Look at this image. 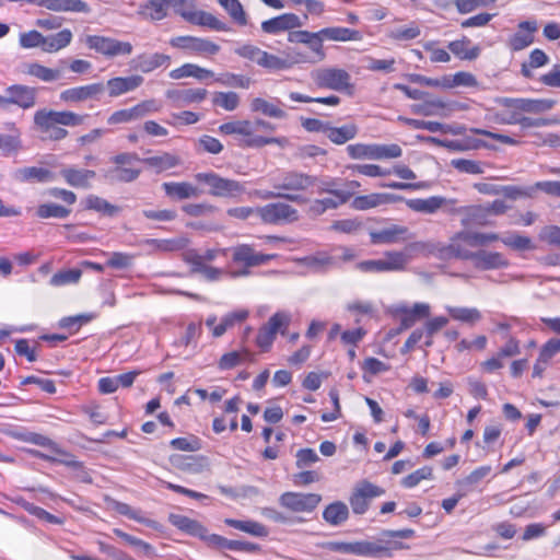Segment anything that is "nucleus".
<instances>
[{"instance_id":"nucleus-34","label":"nucleus","mask_w":560,"mask_h":560,"mask_svg":"<svg viewBox=\"0 0 560 560\" xmlns=\"http://www.w3.org/2000/svg\"><path fill=\"white\" fill-rule=\"evenodd\" d=\"M71 40L72 32L69 28H65L49 36H44L43 51L48 54L57 52L67 47Z\"/></svg>"},{"instance_id":"nucleus-41","label":"nucleus","mask_w":560,"mask_h":560,"mask_svg":"<svg viewBox=\"0 0 560 560\" xmlns=\"http://www.w3.org/2000/svg\"><path fill=\"white\" fill-rule=\"evenodd\" d=\"M11 135L0 133V150L4 155L15 153L22 148L21 131L15 127L14 122L8 124Z\"/></svg>"},{"instance_id":"nucleus-53","label":"nucleus","mask_w":560,"mask_h":560,"mask_svg":"<svg viewBox=\"0 0 560 560\" xmlns=\"http://www.w3.org/2000/svg\"><path fill=\"white\" fill-rule=\"evenodd\" d=\"M386 271L402 270L409 261V256L405 252H386L383 256Z\"/></svg>"},{"instance_id":"nucleus-57","label":"nucleus","mask_w":560,"mask_h":560,"mask_svg":"<svg viewBox=\"0 0 560 560\" xmlns=\"http://www.w3.org/2000/svg\"><path fill=\"white\" fill-rule=\"evenodd\" d=\"M278 144L281 148H284L289 144V140L285 137H261L255 136L254 138L244 139L241 143L243 147L249 148H261L267 144Z\"/></svg>"},{"instance_id":"nucleus-17","label":"nucleus","mask_w":560,"mask_h":560,"mask_svg":"<svg viewBox=\"0 0 560 560\" xmlns=\"http://www.w3.org/2000/svg\"><path fill=\"white\" fill-rule=\"evenodd\" d=\"M176 13H178L183 19L191 24L206 26L213 31L230 30L224 22L220 21L213 14L206 11H186L176 9Z\"/></svg>"},{"instance_id":"nucleus-62","label":"nucleus","mask_w":560,"mask_h":560,"mask_svg":"<svg viewBox=\"0 0 560 560\" xmlns=\"http://www.w3.org/2000/svg\"><path fill=\"white\" fill-rule=\"evenodd\" d=\"M150 243L154 244L156 249L161 252H176L187 247L189 241L180 236L171 240H151Z\"/></svg>"},{"instance_id":"nucleus-54","label":"nucleus","mask_w":560,"mask_h":560,"mask_svg":"<svg viewBox=\"0 0 560 560\" xmlns=\"http://www.w3.org/2000/svg\"><path fill=\"white\" fill-rule=\"evenodd\" d=\"M96 315L94 313H84L74 316H67L60 319L59 326L69 329L71 332L78 331L83 325L92 322Z\"/></svg>"},{"instance_id":"nucleus-64","label":"nucleus","mask_w":560,"mask_h":560,"mask_svg":"<svg viewBox=\"0 0 560 560\" xmlns=\"http://www.w3.org/2000/svg\"><path fill=\"white\" fill-rule=\"evenodd\" d=\"M538 238L560 249V226L558 225H546L541 228L538 234Z\"/></svg>"},{"instance_id":"nucleus-13","label":"nucleus","mask_w":560,"mask_h":560,"mask_svg":"<svg viewBox=\"0 0 560 560\" xmlns=\"http://www.w3.org/2000/svg\"><path fill=\"white\" fill-rule=\"evenodd\" d=\"M104 89V84L101 82L69 88L60 92L59 98L66 104H78L89 100H98Z\"/></svg>"},{"instance_id":"nucleus-30","label":"nucleus","mask_w":560,"mask_h":560,"mask_svg":"<svg viewBox=\"0 0 560 560\" xmlns=\"http://www.w3.org/2000/svg\"><path fill=\"white\" fill-rule=\"evenodd\" d=\"M40 7L55 12H81L89 13L90 5L83 0H43Z\"/></svg>"},{"instance_id":"nucleus-31","label":"nucleus","mask_w":560,"mask_h":560,"mask_svg":"<svg viewBox=\"0 0 560 560\" xmlns=\"http://www.w3.org/2000/svg\"><path fill=\"white\" fill-rule=\"evenodd\" d=\"M60 175L72 187L89 188L91 179H93L96 174L92 170L65 167L60 171Z\"/></svg>"},{"instance_id":"nucleus-60","label":"nucleus","mask_w":560,"mask_h":560,"mask_svg":"<svg viewBox=\"0 0 560 560\" xmlns=\"http://www.w3.org/2000/svg\"><path fill=\"white\" fill-rule=\"evenodd\" d=\"M502 242L515 250H534L536 248L533 241L520 234H509L502 237Z\"/></svg>"},{"instance_id":"nucleus-35","label":"nucleus","mask_w":560,"mask_h":560,"mask_svg":"<svg viewBox=\"0 0 560 560\" xmlns=\"http://www.w3.org/2000/svg\"><path fill=\"white\" fill-rule=\"evenodd\" d=\"M170 61V56L155 52L153 55H139L133 59L135 68L148 73Z\"/></svg>"},{"instance_id":"nucleus-8","label":"nucleus","mask_w":560,"mask_h":560,"mask_svg":"<svg viewBox=\"0 0 560 560\" xmlns=\"http://www.w3.org/2000/svg\"><path fill=\"white\" fill-rule=\"evenodd\" d=\"M385 493V490L368 480L359 482L350 499V505L354 514H364L370 506L372 499L381 497Z\"/></svg>"},{"instance_id":"nucleus-26","label":"nucleus","mask_w":560,"mask_h":560,"mask_svg":"<svg viewBox=\"0 0 560 560\" xmlns=\"http://www.w3.org/2000/svg\"><path fill=\"white\" fill-rule=\"evenodd\" d=\"M514 98L510 97H498L494 100L498 108L492 116V119L501 124H518L522 115H518L517 109L512 107Z\"/></svg>"},{"instance_id":"nucleus-18","label":"nucleus","mask_w":560,"mask_h":560,"mask_svg":"<svg viewBox=\"0 0 560 560\" xmlns=\"http://www.w3.org/2000/svg\"><path fill=\"white\" fill-rule=\"evenodd\" d=\"M215 257L214 250H207L203 256L194 252L186 255V259L191 264L192 271L208 278L215 279L222 276L221 269L208 266L206 261L212 260Z\"/></svg>"},{"instance_id":"nucleus-3","label":"nucleus","mask_w":560,"mask_h":560,"mask_svg":"<svg viewBox=\"0 0 560 560\" xmlns=\"http://www.w3.org/2000/svg\"><path fill=\"white\" fill-rule=\"evenodd\" d=\"M257 217L265 224L282 225L300 219L299 211L289 203L278 201L257 207Z\"/></svg>"},{"instance_id":"nucleus-25","label":"nucleus","mask_w":560,"mask_h":560,"mask_svg":"<svg viewBox=\"0 0 560 560\" xmlns=\"http://www.w3.org/2000/svg\"><path fill=\"white\" fill-rule=\"evenodd\" d=\"M143 83L141 75L116 77L106 83L110 97H117L127 92L133 91Z\"/></svg>"},{"instance_id":"nucleus-28","label":"nucleus","mask_w":560,"mask_h":560,"mask_svg":"<svg viewBox=\"0 0 560 560\" xmlns=\"http://www.w3.org/2000/svg\"><path fill=\"white\" fill-rule=\"evenodd\" d=\"M408 229L402 225L392 224L378 231L370 233L372 244H393L404 238Z\"/></svg>"},{"instance_id":"nucleus-48","label":"nucleus","mask_w":560,"mask_h":560,"mask_svg":"<svg viewBox=\"0 0 560 560\" xmlns=\"http://www.w3.org/2000/svg\"><path fill=\"white\" fill-rule=\"evenodd\" d=\"M84 203L86 209L95 210L109 217L115 215L119 211L118 207L109 203L107 200L95 195H89L85 198Z\"/></svg>"},{"instance_id":"nucleus-55","label":"nucleus","mask_w":560,"mask_h":560,"mask_svg":"<svg viewBox=\"0 0 560 560\" xmlns=\"http://www.w3.org/2000/svg\"><path fill=\"white\" fill-rule=\"evenodd\" d=\"M71 213V210L57 203H43L38 206L36 214L40 219L59 218L65 219Z\"/></svg>"},{"instance_id":"nucleus-52","label":"nucleus","mask_w":560,"mask_h":560,"mask_svg":"<svg viewBox=\"0 0 560 560\" xmlns=\"http://www.w3.org/2000/svg\"><path fill=\"white\" fill-rule=\"evenodd\" d=\"M469 44L468 39L454 40L448 44V49L460 59L472 60L477 58L479 49L477 47L468 48Z\"/></svg>"},{"instance_id":"nucleus-14","label":"nucleus","mask_w":560,"mask_h":560,"mask_svg":"<svg viewBox=\"0 0 560 560\" xmlns=\"http://www.w3.org/2000/svg\"><path fill=\"white\" fill-rule=\"evenodd\" d=\"M316 177L300 172H287L281 175L278 183L273 184L276 190L292 194V191H304L314 186Z\"/></svg>"},{"instance_id":"nucleus-11","label":"nucleus","mask_w":560,"mask_h":560,"mask_svg":"<svg viewBox=\"0 0 560 560\" xmlns=\"http://www.w3.org/2000/svg\"><path fill=\"white\" fill-rule=\"evenodd\" d=\"M160 106L154 100H147L131 108L114 112L107 119L109 125L130 122L143 118L150 113L159 112Z\"/></svg>"},{"instance_id":"nucleus-24","label":"nucleus","mask_w":560,"mask_h":560,"mask_svg":"<svg viewBox=\"0 0 560 560\" xmlns=\"http://www.w3.org/2000/svg\"><path fill=\"white\" fill-rule=\"evenodd\" d=\"M210 547L217 549H229L236 551L254 552L258 550V545L242 541V540H230L217 534H208L206 540Z\"/></svg>"},{"instance_id":"nucleus-39","label":"nucleus","mask_w":560,"mask_h":560,"mask_svg":"<svg viewBox=\"0 0 560 560\" xmlns=\"http://www.w3.org/2000/svg\"><path fill=\"white\" fill-rule=\"evenodd\" d=\"M141 162L147 164L149 167L154 168L158 173H161L179 165L180 160L174 154L164 152L159 155L142 159Z\"/></svg>"},{"instance_id":"nucleus-20","label":"nucleus","mask_w":560,"mask_h":560,"mask_svg":"<svg viewBox=\"0 0 560 560\" xmlns=\"http://www.w3.org/2000/svg\"><path fill=\"white\" fill-rule=\"evenodd\" d=\"M463 213L462 224L467 229L483 226L490 220V207L488 206H469L459 210Z\"/></svg>"},{"instance_id":"nucleus-44","label":"nucleus","mask_w":560,"mask_h":560,"mask_svg":"<svg viewBox=\"0 0 560 560\" xmlns=\"http://www.w3.org/2000/svg\"><path fill=\"white\" fill-rule=\"evenodd\" d=\"M86 269L102 271L103 266L100 264L84 260V261H81L79 264V266H77L74 268L61 270V271L55 273L52 276L51 280H79L82 277L84 270H86Z\"/></svg>"},{"instance_id":"nucleus-38","label":"nucleus","mask_w":560,"mask_h":560,"mask_svg":"<svg viewBox=\"0 0 560 560\" xmlns=\"http://www.w3.org/2000/svg\"><path fill=\"white\" fill-rule=\"evenodd\" d=\"M358 127L354 124H347L341 127L328 126L326 131L327 138L335 144H343L349 140H352L358 135Z\"/></svg>"},{"instance_id":"nucleus-58","label":"nucleus","mask_w":560,"mask_h":560,"mask_svg":"<svg viewBox=\"0 0 560 560\" xmlns=\"http://www.w3.org/2000/svg\"><path fill=\"white\" fill-rule=\"evenodd\" d=\"M433 477V469L430 466H423L416 471L404 477L400 481L405 488H413L418 486L422 480H430Z\"/></svg>"},{"instance_id":"nucleus-32","label":"nucleus","mask_w":560,"mask_h":560,"mask_svg":"<svg viewBox=\"0 0 560 560\" xmlns=\"http://www.w3.org/2000/svg\"><path fill=\"white\" fill-rule=\"evenodd\" d=\"M163 189L168 197L177 200L198 197L200 194V190L196 186L187 182L164 183Z\"/></svg>"},{"instance_id":"nucleus-21","label":"nucleus","mask_w":560,"mask_h":560,"mask_svg":"<svg viewBox=\"0 0 560 560\" xmlns=\"http://www.w3.org/2000/svg\"><path fill=\"white\" fill-rule=\"evenodd\" d=\"M302 22L294 13H284L261 23V30L267 34H277L283 31L300 27Z\"/></svg>"},{"instance_id":"nucleus-40","label":"nucleus","mask_w":560,"mask_h":560,"mask_svg":"<svg viewBox=\"0 0 560 560\" xmlns=\"http://www.w3.org/2000/svg\"><path fill=\"white\" fill-rule=\"evenodd\" d=\"M170 77L174 80H179L187 77L203 80L213 77V72L194 63H185L182 67L172 70L170 72Z\"/></svg>"},{"instance_id":"nucleus-46","label":"nucleus","mask_w":560,"mask_h":560,"mask_svg":"<svg viewBox=\"0 0 560 560\" xmlns=\"http://www.w3.org/2000/svg\"><path fill=\"white\" fill-rule=\"evenodd\" d=\"M219 131L224 135H242L248 138H254L253 124L249 120H236L222 124Z\"/></svg>"},{"instance_id":"nucleus-5","label":"nucleus","mask_w":560,"mask_h":560,"mask_svg":"<svg viewBox=\"0 0 560 560\" xmlns=\"http://www.w3.org/2000/svg\"><path fill=\"white\" fill-rule=\"evenodd\" d=\"M313 82L322 89L347 91L352 89L351 75L339 68H319L311 73Z\"/></svg>"},{"instance_id":"nucleus-1","label":"nucleus","mask_w":560,"mask_h":560,"mask_svg":"<svg viewBox=\"0 0 560 560\" xmlns=\"http://www.w3.org/2000/svg\"><path fill=\"white\" fill-rule=\"evenodd\" d=\"M489 242V234L464 231L451 238L445 250L447 255L458 258H471L477 267L487 270L490 269V256L480 248L487 246Z\"/></svg>"},{"instance_id":"nucleus-42","label":"nucleus","mask_w":560,"mask_h":560,"mask_svg":"<svg viewBox=\"0 0 560 560\" xmlns=\"http://www.w3.org/2000/svg\"><path fill=\"white\" fill-rule=\"evenodd\" d=\"M304 265L314 271H323L337 266L338 261L335 257L325 252L316 253L302 259Z\"/></svg>"},{"instance_id":"nucleus-33","label":"nucleus","mask_w":560,"mask_h":560,"mask_svg":"<svg viewBox=\"0 0 560 560\" xmlns=\"http://www.w3.org/2000/svg\"><path fill=\"white\" fill-rule=\"evenodd\" d=\"M24 73L34 77L43 82L50 83L61 78L60 69H52L38 62H27L24 65Z\"/></svg>"},{"instance_id":"nucleus-22","label":"nucleus","mask_w":560,"mask_h":560,"mask_svg":"<svg viewBox=\"0 0 560 560\" xmlns=\"http://www.w3.org/2000/svg\"><path fill=\"white\" fill-rule=\"evenodd\" d=\"M556 105V101L551 98H514L512 107L517 109L518 115L542 114L550 110Z\"/></svg>"},{"instance_id":"nucleus-27","label":"nucleus","mask_w":560,"mask_h":560,"mask_svg":"<svg viewBox=\"0 0 560 560\" xmlns=\"http://www.w3.org/2000/svg\"><path fill=\"white\" fill-rule=\"evenodd\" d=\"M13 177L21 183H47L52 180L55 175L47 168L30 166L18 168Z\"/></svg>"},{"instance_id":"nucleus-2","label":"nucleus","mask_w":560,"mask_h":560,"mask_svg":"<svg viewBox=\"0 0 560 560\" xmlns=\"http://www.w3.org/2000/svg\"><path fill=\"white\" fill-rule=\"evenodd\" d=\"M88 115H80L70 110H54L40 108L34 114V125L42 133L54 141L68 137L69 132L63 127L81 126Z\"/></svg>"},{"instance_id":"nucleus-16","label":"nucleus","mask_w":560,"mask_h":560,"mask_svg":"<svg viewBox=\"0 0 560 560\" xmlns=\"http://www.w3.org/2000/svg\"><path fill=\"white\" fill-rule=\"evenodd\" d=\"M402 200L404 197L399 195L373 192L355 197L351 202V207L354 210L364 211L382 205L394 203Z\"/></svg>"},{"instance_id":"nucleus-43","label":"nucleus","mask_w":560,"mask_h":560,"mask_svg":"<svg viewBox=\"0 0 560 560\" xmlns=\"http://www.w3.org/2000/svg\"><path fill=\"white\" fill-rule=\"evenodd\" d=\"M224 523L228 526L245 532L255 537H266L268 535L267 528L256 521H240L234 518H225Z\"/></svg>"},{"instance_id":"nucleus-63","label":"nucleus","mask_w":560,"mask_h":560,"mask_svg":"<svg viewBox=\"0 0 560 560\" xmlns=\"http://www.w3.org/2000/svg\"><path fill=\"white\" fill-rule=\"evenodd\" d=\"M140 173L138 168L116 166L108 172V176L117 182L131 183L139 177Z\"/></svg>"},{"instance_id":"nucleus-6","label":"nucleus","mask_w":560,"mask_h":560,"mask_svg":"<svg viewBox=\"0 0 560 560\" xmlns=\"http://www.w3.org/2000/svg\"><path fill=\"white\" fill-rule=\"evenodd\" d=\"M85 45L105 56L108 59L118 56H128L132 52L133 47L129 42H121L113 37L88 35L84 39Z\"/></svg>"},{"instance_id":"nucleus-9","label":"nucleus","mask_w":560,"mask_h":560,"mask_svg":"<svg viewBox=\"0 0 560 560\" xmlns=\"http://www.w3.org/2000/svg\"><path fill=\"white\" fill-rule=\"evenodd\" d=\"M322 501V495L317 493H300V492H284L279 498V503L281 506L295 512H313L319 502Z\"/></svg>"},{"instance_id":"nucleus-7","label":"nucleus","mask_w":560,"mask_h":560,"mask_svg":"<svg viewBox=\"0 0 560 560\" xmlns=\"http://www.w3.org/2000/svg\"><path fill=\"white\" fill-rule=\"evenodd\" d=\"M271 258H273V255L258 253L250 245H237L232 248V259L234 262L241 265L242 268L234 271L232 275L234 277L248 276V268L265 265Z\"/></svg>"},{"instance_id":"nucleus-56","label":"nucleus","mask_w":560,"mask_h":560,"mask_svg":"<svg viewBox=\"0 0 560 560\" xmlns=\"http://www.w3.org/2000/svg\"><path fill=\"white\" fill-rule=\"evenodd\" d=\"M229 15L240 25L247 24V16L238 0H218Z\"/></svg>"},{"instance_id":"nucleus-45","label":"nucleus","mask_w":560,"mask_h":560,"mask_svg":"<svg viewBox=\"0 0 560 560\" xmlns=\"http://www.w3.org/2000/svg\"><path fill=\"white\" fill-rule=\"evenodd\" d=\"M207 94L208 92L205 89H186L167 92V96L170 98H174L175 101L184 104L201 102L206 98Z\"/></svg>"},{"instance_id":"nucleus-23","label":"nucleus","mask_w":560,"mask_h":560,"mask_svg":"<svg viewBox=\"0 0 560 560\" xmlns=\"http://www.w3.org/2000/svg\"><path fill=\"white\" fill-rule=\"evenodd\" d=\"M168 521L173 526H175L179 530H182L188 535L198 537L202 540H206L208 530L198 521L189 518V517H187L185 515H180V514H170Z\"/></svg>"},{"instance_id":"nucleus-50","label":"nucleus","mask_w":560,"mask_h":560,"mask_svg":"<svg viewBox=\"0 0 560 560\" xmlns=\"http://www.w3.org/2000/svg\"><path fill=\"white\" fill-rule=\"evenodd\" d=\"M253 195L261 200H270L276 198H282L292 202H296L299 205L306 203L308 200L301 195L298 194H289V192H282L280 190H261L256 189L253 191Z\"/></svg>"},{"instance_id":"nucleus-4","label":"nucleus","mask_w":560,"mask_h":560,"mask_svg":"<svg viewBox=\"0 0 560 560\" xmlns=\"http://www.w3.org/2000/svg\"><path fill=\"white\" fill-rule=\"evenodd\" d=\"M195 178L199 183L207 184L210 189L209 194L221 198H235L245 190L244 186L234 179L224 178L213 172L198 173Z\"/></svg>"},{"instance_id":"nucleus-51","label":"nucleus","mask_w":560,"mask_h":560,"mask_svg":"<svg viewBox=\"0 0 560 560\" xmlns=\"http://www.w3.org/2000/svg\"><path fill=\"white\" fill-rule=\"evenodd\" d=\"M325 38L331 40L347 42L359 38V32L347 27H327L319 31Z\"/></svg>"},{"instance_id":"nucleus-37","label":"nucleus","mask_w":560,"mask_h":560,"mask_svg":"<svg viewBox=\"0 0 560 560\" xmlns=\"http://www.w3.org/2000/svg\"><path fill=\"white\" fill-rule=\"evenodd\" d=\"M445 202L446 199L440 196H432L427 199H409L406 201L411 210L429 214L436 212Z\"/></svg>"},{"instance_id":"nucleus-12","label":"nucleus","mask_w":560,"mask_h":560,"mask_svg":"<svg viewBox=\"0 0 560 560\" xmlns=\"http://www.w3.org/2000/svg\"><path fill=\"white\" fill-rule=\"evenodd\" d=\"M37 88L24 84H13L4 90L5 107L16 105L23 109L32 108L36 105Z\"/></svg>"},{"instance_id":"nucleus-10","label":"nucleus","mask_w":560,"mask_h":560,"mask_svg":"<svg viewBox=\"0 0 560 560\" xmlns=\"http://www.w3.org/2000/svg\"><path fill=\"white\" fill-rule=\"evenodd\" d=\"M510 325L508 323H498L492 327V334H498L504 340V345L499 349L495 357H492V370L504 366L505 361L520 352L518 341L508 334Z\"/></svg>"},{"instance_id":"nucleus-47","label":"nucleus","mask_w":560,"mask_h":560,"mask_svg":"<svg viewBox=\"0 0 560 560\" xmlns=\"http://www.w3.org/2000/svg\"><path fill=\"white\" fill-rule=\"evenodd\" d=\"M113 533L117 537L121 538L126 544H128L129 546L133 547L139 552H141V553H143L145 556H149V557H154L155 556V550H154V548L150 544H148V542H145V541L135 537V536H131V535L122 532L119 528H114Z\"/></svg>"},{"instance_id":"nucleus-19","label":"nucleus","mask_w":560,"mask_h":560,"mask_svg":"<svg viewBox=\"0 0 560 560\" xmlns=\"http://www.w3.org/2000/svg\"><path fill=\"white\" fill-rule=\"evenodd\" d=\"M184 0H145L140 5L139 14L147 15L152 21H161L167 16V10L171 5L177 9Z\"/></svg>"},{"instance_id":"nucleus-15","label":"nucleus","mask_w":560,"mask_h":560,"mask_svg":"<svg viewBox=\"0 0 560 560\" xmlns=\"http://www.w3.org/2000/svg\"><path fill=\"white\" fill-rule=\"evenodd\" d=\"M170 44L175 48L189 50L199 55H215L220 50V46L215 43L194 36H177L172 38Z\"/></svg>"},{"instance_id":"nucleus-61","label":"nucleus","mask_w":560,"mask_h":560,"mask_svg":"<svg viewBox=\"0 0 560 560\" xmlns=\"http://www.w3.org/2000/svg\"><path fill=\"white\" fill-rule=\"evenodd\" d=\"M347 152L352 159L376 160L375 144L355 143L347 147Z\"/></svg>"},{"instance_id":"nucleus-49","label":"nucleus","mask_w":560,"mask_h":560,"mask_svg":"<svg viewBox=\"0 0 560 560\" xmlns=\"http://www.w3.org/2000/svg\"><path fill=\"white\" fill-rule=\"evenodd\" d=\"M250 109L253 112H260L266 116L272 117V118H284L287 117V114L284 110H282L277 105L269 103L268 101L256 97L250 103Z\"/></svg>"},{"instance_id":"nucleus-36","label":"nucleus","mask_w":560,"mask_h":560,"mask_svg":"<svg viewBox=\"0 0 560 560\" xmlns=\"http://www.w3.org/2000/svg\"><path fill=\"white\" fill-rule=\"evenodd\" d=\"M349 517V509L346 503L336 501L326 506L323 512L325 522L332 526L345 523Z\"/></svg>"},{"instance_id":"nucleus-29","label":"nucleus","mask_w":560,"mask_h":560,"mask_svg":"<svg viewBox=\"0 0 560 560\" xmlns=\"http://www.w3.org/2000/svg\"><path fill=\"white\" fill-rule=\"evenodd\" d=\"M520 31L510 39V46L513 50H522L534 42V33L537 31L535 21H524L518 25Z\"/></svg>"},{"instance_id":"nucleus-59","label":"nucleus","mask_w":560,"mask_h":560,"mask_svg":"<svg viewBox=\"0 0 560 560\" xmlns=\"http://www.w3.org/2000/svg\"><path fill=\"white\" fill-rule=\"evenodd\" d=\"M212 103L225 110L232 112L240 104V96L235 92H217L213 94Z\"/></svg>"}]
</instances>
